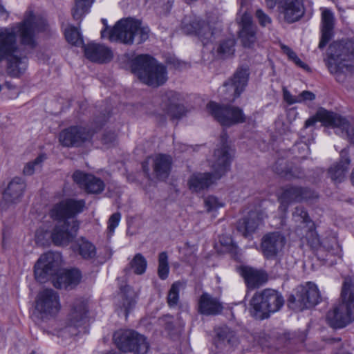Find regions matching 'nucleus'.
<instances>
[{
  "mask_svg": "<svg viewBox=\"0 0 354 354\" xmlns=\"http://www.w3.org/2000/svg\"><path fill=\"white\" fill-rule=\"evenodd\" d=\"M220 243L222 245L226 248V250H228L231 253H236V245H235L232 243V240L230 237H221L220 239Z\"/></svg>",
  "mask_w": 354,
  "mask_h": 354,
  "instance_id": "obj_50",
  "label": "nucleus"
},
{
  "mask_svg": "<svg viewBox=\"0 0 354 354\" xmlns=\"http://www.w3.org/2000/svg\"><path fill=\"white\" fill-rule=\"evenodd\" d=\"M216 334L214 344L218 348L232 349L238 344L235 333L227 326L218 328Z\"/></svg>",
  "mask_w": 354,
  "mask_h": 354,
  "instance_id": "obj_29",
  "label": "nucleus"
},
{
  "mask_svg": "<svg viewBox=\"0 0 354 354\" xmlns=\"http://www.w3.org/2000/svg\"><path fill=\"white\" fill-rule=\"evenodd\" d=\"M326 65L331 73L338 74L354 67V42L334 41L327 52Z\"/></svg>",
  "mask_w": 354,
  "mask_h": 354,
  "instance_id": "obj_7",
  "label": "nucleus"
},
{
  "mask_svg": "<svg viewBox=\"0 0 354 354\" xmlns=\"http://www.w3.org/2000/svg\"><path fill=\"white\" fill-rule=\"evenodd\" d=\"M274 170L277 173H278L279 174H282V173H283V171H282V170H279V169H277V165H275V166L274 167Z\"/></svg>",
  "mask_w": 354,
  "mask_h": 354,
  "instance_id": "obj_57",
  "label": "nucleus"
},
{
  "mask_svg": "<svg viewBox=\"0 0 354 354\" xmlns=\"http://www.w3.org/2000/svg\"><path fill=\"white\" fill-rule=\"evenodd\" d=\"M106 26L102 30V38L108 37L111 41H120L125 44H132L134 41L141 44L149 38V29L142 27L141 22L131 18L123 19L118 21L111 30H108L107 21L102 19Z\"/></svg>",
  "mask_w": 354,
  "mask_h": 354,
  "instance_id": "obj_4",
  "label": "nucleus"
},
{
  "mask_svg": "<svg viewBox=\"0 0 354 354\" xmlns=\"http://www.w3.org/2000/svg\"><path fill=\"white\" fill-rule=\"evenodd\" d=\"M250 0H241L237 21L239 25V37L245 47H251L257 41V28L252 22L250 12Z\"/></svg>",
  "mask_w": 354,
  "mask_h": 354,
  "instance_id": "obj_12",
  "label": "nucleus"
},
{
  "mask_svg": "<svg viewBox=\"0 0 354 354\" xmlns=\"http://www.w3.org/2000/svg\"><path fill=\"white\" fill-rule=\"evenodd\" d=\"M285 52L288 56L289 59L292 60L297 66L304 69H308V66L304 62H303L296 55V53L288 47L284 48Z\"/></svg>",
  "mask_w": 354,
  "mask_h": 354,
  "instance_id": "obj_47",
  "label": "nucleus"
},
{
  "mask_svg": "<svg viewBox=\"0 0 354 354\" xmlns=\"http://www.w3.org/2000/svg\"><path fill=\"white\" fill-rule=\"evenodd\" d=\"M250 72L248 66L237 68L233 77L226 82L223 86L230 93L229 100L234 101L244 91L249 79Z\"/></svg>",
  "mask_w": 354,
  "mask_h": 354,
  "instance_id": "obj_21",
  "label": "nucleus"
},
{
  "mask_svg": "<svg viewBox=\"0 0 354 354\" xmlns=\"http://www.w3.org/2000/svg\"><path fill=\"white\" fill-rule=\"evenodd\" d=\"M235 40L227 39L221 41L216 50L218 55L221 58H226L234 53Z\"/></svg>",
  "mask_w": 354,
  "mask_h": 354,
  "instance_id": "obj_41",
  "label": "nucleus"
},
{
  "mask_svg": "<svg viewBox=\"0 0 354 354\" xmlns=\"http://www.w3.org/2000/svg\"><path fill=\"white\" fill-rule=\"evenodd\" d=\"M180 286L179 282H175L170 288L167 295V303L170 307L176 306L178 302Z\"/></svg>",
  "mask_w": 354,
  "mask_h": 354,
  "instance_id": "obj_44",
  "label": "nucleus"
},
{
  "mask_svg": "<svg viewBox=\"0 0 354 354\" xmlns=\"http://www.w3.org/2000/svg\"><path fill=\"white\" fill-rule=\"evenodd\" d=\"M286 243V237L279 232L268 233L261 240V250L267 259H274L283 250Z\"/></svg>",
  "mask_w": 354,
  "mask_h": 354,
  "instance_id": "obj_22",
  "label": "nucleus"
},
{
  "mask_svg": "<svg viewBox=\"0 0 354 354\" xmlns=\"http://www.w3.org/2000/svg\"><path fill=\"white\" fill-rule=\"evenodd\" d=\"M65 37L68 42L75 46L83 44V39L77 28L69 27L65 30Z\"/></svg>",
  "mask_w": 354,
  "mask_h": 354,
  "instance_id": "obj_43",
  "label": "nucleus"
},
{
  "mask_svg": "<svg viewBox=\"0 0 354 354\" xmlns=\"http://www.w3.org/2000/svg\"><path fill=\"white\" fill-rule=\"evenodd\" d=\"M147 266V261L144 256L140 254H136L129 263L124 270H132L136 274H142L145 272Z\"/></svg>",
  "mask_w": 354,
  "mask_h": 354,
  "instance_id": "obj_36",
  "label": "nucleus"
},
{
  "mask_svg": "<svg viewBox=\"0 0 354 354\" xmlns=\"http://www.w3.org/2000/svg\"><path fill=\"white\" fill-rule=\"evenodd\" d=\"M321 32L322 37L319 44L320 49L324 48L328 42L330 40L333 35L335 26V16L331 10L326 8H321Z\"/></svg>",
  "mask_w": 354,
  "mask_h": 354,
  "instance_id": "obj_25",
  "label": "nucleus"
},
{
  "mask_svg": "<svg viewBox=\"0 0 354 354\" xmlns=\"http://www.w3.org/2000/svg\"><path fill=\"white\" fill-rule=\"evenodd\" d=\"M87 313V305L84 301L76 300L68 317V322L61 324L55 329L56 335L66 338L77 334V328L82 326Z\"/></svg>",
  "mask_w": 354,
  "mask_h": 354,
  "instance_id": "obj_15",
  "label": "nucleus"
},
{
  "mask_svg": "<svg viewBox=\"0 0 354 354\" xmlns=\"http://www.w3.org/2000/svg\"><path fill=\"white\" fill-rule=\"evenodd\" d=\"M231 159V149L223 142L221 147L214 151L211 160V167L215 179L221 178L230 169Z\"/></svg>",
  "mask_w": 354,
  "mask_h": 354,
  "instance_id": "obj_19",
  "label": "nucleus"
},
{
  "mask_svg": "<svg viewBox=\"0 0 354 354\" xmlns=\"http://www.w3.org/2000/svg\"><path fill=\"white\" fill-rule=\"evenodd\" d=\"M351 160L346 148L340 152V159L336 164L332 165L328 170V174L331 180L335 183L342 182L346 177L348 171Z\"/></svg>",
  "mask_w": 354,
  "mask_h": 354,
  "instance_id": "obj_26",
  "label": "nucleus"
},
{
  "mask_svg": "<svg viewBox=\"0 0 354 354\" xmlns=\"http://www.w3.org/2000/svg\"><path fill=\"white\" fill-rule=\"evenodd\" d=\"M278 0H266V6L268 8L272 9L277 5Z\"/></svg>",
  "mask_w": 354,
  "mask_h": 354,
  "instance_id": "obj_56",
  "label": "nucleus"
},
{
  "mask_svg": "<svg viewBox=\"0 0 354 354\" xmlns=\"http://www.w3.org/2000/svg\"><path fill=\"white\" fill-rule=\"evenodd\" d=\"M61 256L59 253L47 252L41 255L35 265L36 280L44 283L57 274L53 281L55 288L68 289L77 286L81 279L80 272L77 269H72L58 274Z\"/></svg>",
  "mask_w": 354,
  "mask_h": 354,
  "instance_id": "obj_3",
  "label": "nucleus"
},
{
  "mask_svg": "<svg viewBox=\"0 0 354 354\" xmlns=\"http://www.w3.org/2000/svg\"><path fill=\"white\" fill-rule=\"evenodd\" d=\"M241 274L248 286L252 288L259 286L267 281V276L265 273L251 268H243Z\"/></svg>",
  "mask_w": 354,
  "mask_h": 354,
  "instance_id": "obj_32",
  "label": "nucleus"
},
{
  "mask_svg": "<svg viewBox=\"0 0 354 354\" xmlns=\"http://www.w3.org/2000/svg\"><path fill=\"white\" fill-rule=\"evenodd\" d=\"M204 204L207 212L214 211L223 205V203L214 196H209L205 198L204 199Z\"/></svg>",
  "mask_w": 354,
  "mask_h": 354,
  "instance_id": "obj_45",
  "label": "nucleus"
},
{
  "mask_svg": "<svg viewBox=\"0 0 354 354\" xmlns=\"http://www.w3.org/2000/svg\"><path fill=\"white\" fill-rule=\"evenodd\" d=\"M116 139V135L113 132H108L104 134L102 137V142L104 144H111Z\"/></svg>",
  "mask_w": 354,
  "mask_h": 354,
  "instance_id": "obj_54",
  "label": "nucleus"
},
{
  "mask_svg": "<svg viewBox=\"0 0 354 354\" xmlns=\"http://www.w3.org/2000/svg\"><path fill=\"white\" fill-rule=\"evenodd\" d=\"M209 113L222 125L230 127L246 121L243 110L230 105H220L210 102L207 105Z\"/></svg>",
  "mask_w": 354,
  "mask_h": 354,
  "instance_id": "obj_13",
  "label": "nucleus"
},
{
  "mask_svg": "<svg viewBox=\"0 0 354 354\" xmlns=\"http://www.w3.org/2000/svg\"><path fill=\"white\" fill-rule=\"evenodd\" d=\"M303 145H304V147L305 148L308 149V147H307V145H306L304 144Z\"/></svg>",
  "mask_w": 354,
  "mask_h": 354,
  "instance_id": "obj_58",
  "label": "nucleus"
},
{
  "mask_svg": "<svg viewBox=\"0 0 354 354\" xmlns=\"http://www.w3.org/2000/svg\"><path fill=\"white\" fill-rule=\"evenodd\" d=\"M341 297L342 303L326 315L327 323L334 328H344L354 320V278H345Z\"/></svg>",
  "mask_w": 354,
  "mask_h": 354,
  "instance_id": "obj_5",
  "label": "nucleus"
},
{
  "mask_svg": "<svg viewBox=\"0 0 354 354\" xmlns=\"http://www.w3.org/2000/svg\"><path fill=\"white\" fill-rule=\"evenodd\" d=\"M315 99V95L309 91H304L298 95V103L306 101H313Z\"/></svg>",
  "mask_w": 354,
  "mask_h": 354,
  "instance_id": "obj_52",
  "label": "nucleus"
},
{
  "mask_svg": "<svg viewBox=\"0 0 354 354\" xmlns=\"http://www.w3.org/2000/svg\"><path fill=\"white\" fill-rule=\"evenodd\" d=\"M283 96L284 100L290 105L298 103V95L293 96L286 88H283Z\"/></svg>",
  "mask_w": 354,
  "mask_h": 354,
  "instance_id": "obj_53",
  "label": "nucleus"
},
{
  "mask_svg": "<svg viewBox=\"0 0 354 354\" xmlns=\"http://www.w3.org/2000/svg\"><path fill=\"white\" fill-rule=\"evenodd\" d=\"M306 239L308 244L313 249H317L321 245L319 238L315 232H309Z\"/></svg>",
  "mask_w": 354,
  "mask_h": 354,
  "instance_id": "obj_49",
  "label": "nucleus"
},
{
  "mask_svg": "<svg viewBox=\"0 0 354 354\" xmlns=\"http://www.w3.org/2000/svg\"><path fill=\"white\" fill-rule=\"evenodd\" d=\"M284 304L282 295L272 289H265L256 292L250 303V313L258 319L269 317L271 313L277 312Z\"/></svg>",
  "mask_w": 354,
  "mask_h": 354,
  "instance_id": "obj_8",
  "label": "nucleus"
},
{
  "mask_svg": "<svg viewBox=\"0 0 354 354\" xmlns=\"http://www.w3.org/2000/svg\"><path fill=\"white\" fill-rule=\"evenodd\" d=\"M171 167V158L169 156L158 154L153 158V174L160 180L167 178Z\"/></svg>",
  "mask_w": 354,
  "mask_h": 354,
  "instance_id": "obj_31",
  "label": "nucleus"
},
{
  "mask_svg": "<svg viewBox=\"0 0 354 354\" xmlns=\"http://www.w3.org/2000/svg\"><path fill=\"white\" fill-rule=\"evenodd\" d=\"M216 180L212 172L195 173L190 176L188 185L192 192H198L207 189Z\"/></svg>",
  "mask_w": 354,
  "mask_h": 354,
  "instance_id": "obj_30",
  "label": "nucleus"
},
{
  "mask_svg": "<svg viewBox=\"0 0 354 354\" xmlns=\"http://www.w3.org/2000/svg\"><path fill=\"white\" fill-rule=\"evenodd\" d=\"M142 168L147 177L150 178L149 162L147 160H145L142 163Z\"/></svg>",
  "mask_w": 354,
  "mask_h": 354,
  "instance_id": "obj_55",
  "label": "nucleus"
},
{
  "mask_svg": "<svg viewBox=\"0 0 354 354\" xmlns=\"http://www.w3.org/2000/svg\"><path fill=\"white\" fill-rule=\"evenodd\" d=\"M259 221L256 216L252 214L248 217L240 220L237 225V230L245 237L248 236L253 233L259 225Z\"/></svg>",
  "mask_w": 354,
  "mask_h": 354,
  "instance_id": "obj_34",
  "label": "nucleus"
},
{
  "mask_svg": "<svg viewBox=\"0 0 354 354\" xmlns=\"http://www.w3.org/2000/svg\"><path fill=\"white\" fill-rule=\"evenodd\" d=\"M317 197L312 190L298 186L287 185L281 188L279 196L280 205L279 211L284 216L287 214L289 205L295 202H301Z\"/></svg>",
  "mask_w": 354,
  "mask_h": 354,
  "instance_id": "obj_16",
  "label": "nucleus"
},
{
  "mask_svg": "<svg viewBox=\"0 0 354 354\" xmlns=\"http://www.w3.org/2000/svg\"><path fill=\"white\" fill-rule=\"evenodd\" d=\"M160 324L164 327L169 335H178L180 331L181 324L175 323L174 318L169 315H164L159 319Z\"/></svg>",
  "mask_w": 354,
  "mask_h": 354,
  "instance_id": "obj_37",
  "label": "nucleus"
},
{
  "mask_svg": "<svg viewBox=\"0 0 354 354\" xmlns=\"http://www.w3.org/2000/svg\"><path fill=\"white\" fill-rule=\"evenodd\" d=\"M93 2V0H75V6L72 10L73 19L80 20L88 12Z\"/></svg>",
  "mask_w": 354,
  "mask_h": 354,
  "instance_id": "obj_39",
  "label": "nucleus"
},
{
  "mask_svg": "<svg viewBox=\"0 0 354 354\" xmlns=\"http://www.w3.org/2000/svg\"><path fill=\"white\" fill-rule=\"evenodd\" d=\"M93 132L82 126H72L62 130L59 135L60 144L65 147H78L91 140Z\"/></svg>",
  "mask_w": 354,
  "mask_h": 354,
  "instance_id": "obj_17",
  "label": "nucleus"
},
{
  "mask_svg": "<svg viewBox=\"0 0 354 354\" xmlns=\"http://www.w3.org/2000/svg\"><path fill=\"white\" fill-rule=\"evenodd\" d=\"M256 16L259 20V24L263 26H266L271 23V19L261 10H257Z\"/></svg>",
  "mask_w": 354,
  "mask_h": 354,
  "instance_id": "obj_51",
  "label": "nucleus"
},
{
  "mask_svg": "<svg viewBox=\"0 0 354 354\" xmlns=\"http://www.w3.org/2000/svg\"><path fill=\"white\" fill-rule=\"evenodd\" d=\"M223 306L219 299L203 292L198 300V312L206 316H215L222 313Z\"/></svg>",
  "mask_w": 354,
  "mask_h": 354,
  "instance_id": "obj_23",
  "label": "nucleus"
},
{
  "mask_svg": "<svg viewBox=\"0 0 354 354\" xmlns=\"http://www.w3.org/2000/svg\"><path fill=\"white\" fill-rule=\"evenodd\" d=\"M322 122L325 126L337 129V133H341L351 142H354V129L344 118L337 113L328 111L324 109H319L315 117L308 118L304 124V127L314 126L317 121Z\"/></svg>",
  "mask_w": 354,
  "mask_h": 354,
  "instance_id": "obj_9",
  "label": "nucleus"
},
{
  "mask_svg": "<svg viewBox=\"0 0 354 354\" xmlns=\"http://www.w3.org/2000/svg\"><path fill=\"white\" fill-rule=\"evenodd\" d=\"M75 250L85 260L93 261L96 259L95 246L85 239H79L75 244Z\"/></svg>",
  "mask_w": 354,
  "mask_h": 354,
  "instance_id": "obj_33",
  "label": "nucleus"
},
{
  "mask_svg": "<svg viewBox=\"0 0 354 354\" xmlns=\"http://www.w3.org/2000/svg\"><path fill=\"white\" fill-rule=\"evenodd\" d=\"M292 216L293 221L297 223L305 224L310 227L313 226V223L310 219L308 212L301 205L295 207L292 212Z\"/></svg>",
  "mask_w": 354,
  "mask_h": 354,
  "instance_id": "obj_38",
  "label": "nucleus"
},
{
  "mask_svg": "<svg viewBox=\"0 0 354 354\" xmlns=\"http://www.w3.org/2000/svg\"><path fill=\"white\" fill-rule=\"evenodd\" d=\"M46 26L44 19L28 10L22 21L8 27L0 26V62L8 60L7 73L10 77H19L28 65L27 57L19 53L17 34L22 44L33 48L36 46V34L45 30Z\"/></svg>",
  "mask_w": 354,
  "mask_h": 354,
  "instance_id": "obj_1",
  "label": "nucleus"
},
{
  "mask_svg": "<svg viewBox=\"0 0 354 354\" xmlns=\"http://www.w3.org/2000/svg\"><path fill=\"white\" fill-rule=\"evenodd\" d=\"M73 178L80 188L88 194H99L104 190V182L91 174L77 170L74 172Z\"/></svg>",
  "mask_w": 354,
  "mask_h": 354,
  "instance_id": "obj_20",
  "label": "nucleus"
},
{
  "mask_svg": "<svg viewBox=\"0 0 354 354\" xmlns=\"http://www.w3.org/2000/svg\"><path fill=\"white\" fill-rule=\"evenodd\" d=\"M121 214L119 212L113 214L108 221V236H111L114 233L115 229L118 227L120 221Z\"/></svg>",
  "mask_w": 354,
  "mask_h": 354,
  "instance_id": "obj_46",
  "label": "nucleus"
},
{
  "mask_svg": "<svg viewBox=\"0 0 354 354\" xmlns=\"http://www.w3.org/2000/svg\"><path fill=\"white\" fill-rule=\"evenodd\" d=\"M178 94L174 91H169L161 95L162 109L171 119H179L185 113L183 105L177 104Z\"/></svg>",
  "mask_w": 354,
  "mask_h": 354,
  "instance_id": "obj_24",
  "label": "nucleus"
},
{
  "mask_svg": "<svg viewBox=\"0 0 354 354\" xmlns=\"http://www.w3.org/2000/svg\"><path fill=\"white\" fill-rule=\"evenodd\" d=\"M169 264H168V256L167 252H162L159 254L158 257V277L165 280L167 278L169 274Z\"/></svg>",
  "mask_w": 354,
  "mask_h": 354,
  "instance_id": "obj_42",
  "label": "nucleus"
},
{
  "mask_svg": "<svg viewBox=\"0 0 354 354\" xmlns=\"http://www.w3.org/2000/svg\"><path fill=\"white\" fill-rule=\"evenodd\" d=\"M46 159V156L42 153L39 155L33 160L28 162L23 169V174L25 176H31L35 171L40 170L42 167V164Z\"/></svg>",
  "mask_w": 354,
  "mask_h": 354,
  "instance_id": "obj_40",
  "label": "nucleus"
},
{
  "mask_svg": "<svg viewBox=\"0 0 354 354\" xmlns=\"http://www.w3.org/2000/svg\"><path fill=\"white\" fill-rule=\"evenodd\" d=\"M113 339L123 352L146 354L149 348L146 337L133 330H119L113 334Z\"/></svg>",
  "mask_w": 354,
  "mask_h": 354,
  "instance_id": "obj_10",
  "label": "nucleus"
},
{
  "mask_svg": "<svg viewBox=\"0 0 354 354\" xmlns=\"http://www.w3.org/2000/svg\"><path fill=\"white\" fill-rule=\"evenodd\" d=\"M319 299L317 286L313 283L308 282L306 286L297 288L296 295L290 297L289 302L297 303L298 310H302L317 304Z\"/></svg>",
  "mask_w": 354,
  "mask_h": 354,
  "instance_id": "obj_18",
  "label": "nucleus"
},
{
  "mask_svg": "<svg viewBox=\"0 0 354 354\" xmlns=\"http://www.w3.org/2000/svg\"><path fill=\"white\" fill-rule=\"evenodd\" d=\"M131 68L132 73L149 86L158 87L167 80L165 66L148 55L136 57L132 61Z\"/></svg>",
  "mask_w": 354,
  "mask_h": 354,
  "instance_id": "obj_6",
  "label": "nucleus"
},
{
  "mask_svg": "<svg viewBox=\"0 0 354 354\" xmlns=\"http://www.w3.org/2000/svg\"><path fill=\"white\" fill-rule=\"evenodd\" d=\"M322 244L323 247L333 254H339L341 251L339 250V245L334 239H331L330 241H324Z\"/></svg>",
  "mask_w": 354,
  "mask_h": 354,
  "instance_id": "obj_48",
  "label": "nucleus"
},
{
  "mask_svg": "<svg viewBox=\"0 0 354 354\" xmlns=\"http://www.w3.org/2000/svg\"><path fill=\"white\" fill-rule=\"evenodd\" d=\"M182 29L187 35L196 34L204 45L212 41L215 35L220 32L218 22L205 23L196 17H185L182 22Z\"/></svg>",
  "mask_w": 354,
  "mask_h": 354,
  "instance_id": "obj_14",
  "label": "nucleus"
},
{
  "mask_svg": "<svg viewBox=\"0 0 354 354\" xmlns=\"http://www.w3.org/2000/svg\"><path fill=\"white\" fill-rule=\"evenodd\" d=\"M84 200L73 198L63 200L55 204L50 212V216L59 222L55 225L51 232L53 243L57 246L68 245L77 235L79 229L77 221H68L83 212L85 207Z\"/></svg>",
  "mask_w": 354,
  "mask_h": 354,
  "instance_id": "obj_2",
  "label": "nucleus"
},
{
  "mask_svg": "<svg viewBox=\"0 0 354 354\" xmlns=\"http://www.w3.org/2000/svg\"><path fill=\"white\" fill-rule=\"evenodd\" d=\"M136 292L129 286L120 287V297L122 300V306L124 309L125 315L127 316L129 311L135 306Z\"/></svg>",
  "mask_w": 354,
  "mask_h": 354,
  "instance_id": "obj_35",
  "label": "nucleus"
},
{
  "mask_svg": "<svg viewBox=\"0 0 354 354\" xmlns=\"http://www.w3.org/2000/svg\"><path fill=\"white\" fill-rule=\"evenodd\" d=\"M61 309L59 296L53 289L40 291L35 300L34 315L43 321L57 316Z\"/></svg>",
  "mask_w": 354,
  "mask_h": 354,
  "instance_id": "obj_11",
  "label": "nucleus"
},
{
  "mask_svg": "<svg viewBox=\"0 0 354 354\" xmlns=\"http://www.w3.org/2000/svg\"><path fill=\"white\" fill-rule=\"evenodd\" d=\"M84 53L88 59L99 63L109 62L113 57L110 48L104 45L93 43L88 44L84 47Z\"/></svg>",
  "mask_w": 354,
  "mask_h": 354,
  "instance_id": "obj_28",
  "label": "nucleus"
},
{
  "mask_svg": "<svg viewBox=\"0 0 354 354\" xmlns=\"http://www.w3.org/2000/svg\"><path fill=\"white\" fill-rule=\"evenodd\" d=\"M26 188V184L24 179L20 177L13 178L4 191V201L8 203L19 202L24 196Z\"/></svg>",
  "mask_w": 354,
  "mask_h": 354,
  "instance_id": "obj_27",
  "label": "nucleus"
}]
</instances>
